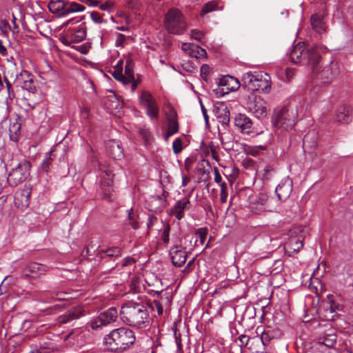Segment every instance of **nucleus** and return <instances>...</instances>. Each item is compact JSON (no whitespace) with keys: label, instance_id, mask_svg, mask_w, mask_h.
Masks as SVG:
<instances>
[{"label":"nucleus","instance_id":"f257e3e1","mask_svg":"<svg viewBox=\"0 0 353 353\" xmlns=\"http://www.w3.org/2000/svg\"><path fill=\"white\" fill-rule=\"evenodd\" d=\"M120 318L126 325L134 327H143L149 321V310L146 303L129 301L122 305Z\"/></svg>","mask_w":353,"mask_h":353},{"label":"nucleus","instance_id":"f03ea898","mask_svg":"<svg viewBox=\"0 0 353 353\" xmlns=\"http://www.w3.org/2000/svg\"><path fill=\"white\" fill-rule=\"evenodd\" d=\"M134 332L127 327L113 330L106 335L103 343L107 350L114 353H121L128 349L135 342Z\"/></svg>","mask_w":353,"mask_h":353},{"label":"nucleus","instance_id":"7ed1b4c3","mask_svg":"<svg viewBox=\"0 0 353 353\" xmlns=\"http://www.w3.org/2000/svg\"><path fill=\"white\" fill-rule=\"evenodd\" d=\"M292 62L299 63L303 59H307V64L313 72L317 70V66L321 61V55L315 48H307L304 43L299 42L290 52Z\"/></svg>","mask_w":353,"mask_h":353},{"label":"nucleus","instance_id":"20e7f679","mask_svg":"<svg viewBox=\"0 0 353 353\" xmlns=\"http://www.w3.org/2000/svg\"><path fill=\"white\" fill-rule=\"evenodd\" d=\"M164 26L170 34L181 35L187 30V23L182 12L177 8H172L165 14Z\"/></svg>","mask_w":353,"mask_h":353},{"label":"nucleus","instance_id":"39448f33","mask_svg":"<svg viewBox=\"0 0 353 353\" xmlns=\"http://www.w3.org/2000/svg\"><path fill=\"white\" fill-rule=\"evenodd\" d=\"M298 111L296 108L286 107L279 110L272 118V124L276 129L288 131L295 125Z\"/></svg>","mask_w":353,"mask_h":353},{"label":"nucleus","instance_id":"423d86ee","mask_svg":"<svg viewBox=\"0 0 353 353\" xmlns=\"http://www.w3.org/2000/svg\"><path fill=\"white\" fill-rule=\"evenodd\" d=\"M31 163L27 160L20 162L12 168L8 176V182L11 186H17L27 180L30 176Z\"/></svg>","mask_w":353,"mask_h":353},{"label":"nucleus","instance_id":"0eeeda50","mask_svg":"<svg viewBox=\"0 0 353 353\" xmlns=\"http://www.w3.org/2000/svg\"><path fill=\"white\" fill-rule=\"evenodd\" d=\"M98 169L101 172V188L103 190V196L108 199L112 190V179L115 175L114 169L112 165L101 163H98Z\"/></svg>","mask_w":353,"mask_h":353},{"label":"nucleus","instance_id":"6e6552de","mask_svg":"<svg viewBox=\"0 0 353 353\" xmlns=\"http://www.w3.org/2000/svg\"><path fill=\"white\" fill-rule=\"evenodd\" d=\"M139 103L145 109L146 114L151 120H158L159 108L152 94L143 90L139 98Z\"/></svg>","mask_w":353,"mask_h":353},{"label":"nucleus","instance_id":"1a4fd4ad","mask_svg":"<svg viewBox=\"0 0 353 353\" xmlns=\"http://www.w3.org/2000/svg\"><path fill=\"white\" fill-rule=\"evenodd\" d=\"M118 317V312L115 307H112L101 312L98 316L92 319L88 324L92 330H98L104 326L115 322Z\"/></svg>","mask_w":353,"mask_h":353},{"label":"nucleus","instance_id":"9d476101","mask_svg":"<svg viewBox=\"0 0 353 353\" xmlns=\"http://www.w3.org/2000/svg\"><path fill=\"white\" fill-rule=\"evenodd\" d=\"M319 64H318L317 70L312 73L316 75L317 79L321 80L323 83H330L335 77L340 73V67L337 62L332 61L327 65L323 67L321 70H319Z\"/></svg>","mask_w":353,"mask_h":353},{"label":"nucleus","instance_id":"9b49d317","mask_svg":"<svg viewBox=\"0 0 353 353\" xmlns=\"http://www.w3.org/2000/svg\"><path fill=\"white\" fill-rule=\"evenodd\" d=\"M13 83L17 86L29 92V96H30V93H36L37 90L32 74L26 70H21L19 73H16Z\"/></svg>","mask_w":353,"mask_h":353},{"label":"nucleus","instance_id":"f8f14e48","mask_svg":"<svg viewBox=\"0 0 353 353\" xmlns=\"http://www.w3.org/2000/svg\"><path fill=\"white\" fill-rule=\"evenodd\" d=\"M247 108L250 112L258 119L264 118L267 116V103L259 96L252 94L249 97Z\"/></svg>","mask_w":353,"mask_h":353},{"label":"nucleus","instance_id":"ddd939ff","mask_svg":"<svg viewBox=\"0 0 353 353\" xmlns=\"http://www.w3.org/2000/svg\"><path fill=\"white\" fill-rule=\"evenodd\" d=\"M31 188L25 187L19 190L14 195V205L21 210L27 208L30 202Z\"/></svg>","mask_w":353,"mask_h":353},{"label":"nucleus","instance_id":"4468645a","mask_svg":"<svg viewBox=\"0 0 353 353\" xmlns=\"http://www.w3.org/2000/svg\"><path fill=\"white\" fill-rule=\"evenodd\" d=\"M46 267L41 263L32 262L29 263L23 270L21 276L24 279H37L46 272Z\"/></svg>","mask_w":353,"mask_h":353},{"label":"nucleus","instance_id":"2eb2a0df","mask_svg":"<svg viewBox=\"0 0 353 353\" xmlns=\"http://www.w3.org/2000/svg\"><path fill=\"white\" fill-rule=\"evenodd\" d=\"M218 85L222 87V92L228 94L238 90L240 87L239 80L230 75L224 76L219 80Z\"/></svg>","mask_w":353,"mask_h":353},{"label":"nucleus","instance_id":"dca6fc26","mask_svg":"<svg viewBox=\"0 0 353 353\" xmlns=\"http://www.w3.org/2000/svg\"><path fill=\"white\" fill-rule=\"evenodd\" d=\"M234 125L243 134H249L253 130L252 120L244 114H239L235 117Z\"/></svg>","mask_w":353,"mask_h":353},{"label":"nucleus","instance_id":"f3484780","mask_svg":"<svg viewBox=\"0 0 353 353\" xmlns=\"http://www.w3.org/2000/svg\"><path fill=\"white\" fill-rule=\"evenodd\" d=\"M292 191V181L289 179L283 181L275 190L279 200L281 201L286 200L290 196Z\"/></svg>","mask_w":353,"mask_h":353},{"label":"nucleus","instance_id":"a211bd4d","mask_svg":"<svg viewBox=\"0 0 353 353\" xmlns=\"http://www.w3.org/2000/svg\"><path fill=\"white\" fill-rule=\"evenodd\" d=\"M84 315V310L81 306H76L68 310L65 314L59 317V323L65 324L71 321L79 319Z\"/></svg>","mask_w":353,"mask_h":353},{"label":"nucleus","instance_id":"6ab92c4d","mask_svg":"<svg viewBox=\"0 0 353 353\" xmlns=\"http://www.w3.org/2000/svg\"><path fill=\"white\" fill-rule=\"evenodd\" d=\"M179 130L177 114L174 110H172L168 117V130L164 135V139L168 141V139L176 134Z\"/></svg>","mask_w":353,"mask_h":353},{"label":"nucleus","instance_id":"aec40b11","mask_svg":"<svg viewBox=\"0 0 353 353\" xmlns=\"http://www.w3.org/2000/svg\"><path fill=\"white\" fill-rule=\"evenodd\" d=\"M107 152L114 159H121L124 157L123 149L119 141H109L106 143Z\"/></svg>","mask_w":353,"mask_h":353},{"label":"nucleus","instance_id":"412c9836","mask_svg":"<svg viewBox=\"0 0 353 353\" xmlns=\"http://www.w3.org/2000/svg\"><path fill=\"white\" fill-rule=\"evenodd\" d=\"M170 254L171 256L172 262L174 265L176 267H181L186 261L187 256L185 251L183 250H179V246H173L170 251Z\"/></svg>","mask_w":353,"mask_h":353},{"label":"nucleus","instance_id":"4be33fe9","mask_svg":"<svg viewBox=\"0 0 353 353\" xmlns=\"http://www.w3.org/2000/svg\"><path fill=\"white\" fill-rule=\"evenodd\" d=\"M68 5L66 1L63 0H50L48 3V9L49 11L56 14L59 17H65V10H66L65 7Z\"/></svg>","mask_w":353,"mask_h":353},{"label":"nucleus","instance_id":"5701e85b","mask_svg":"<svg viewBox=\"0 0 353 353\" xmlns=\"http://www.w3.org/2000/svg\"><path fill=\"white\" fill-rule=\"evenodd\" d=\"M189 205L190 201L188 198L179 200L170 209V214L174 215L176 219L181 220L184 216V210L188 208Z\"/></svg>","mask_w":353,"mask_h":353},{"label":"nucleus","instance_id":"b1692460","mask_svg":"<svg viewBox=\"0 0 353 353\" xmlns=\"http://www.w3.org/2000/svg\"><path fill=\"white\" fill-rule=\"evenodd\" d=\"M261 72H248L243 74L242 82L243 85L248 88L249 91H255V83L259 78Z\"/></svg>","mask_w":353,"mask_h":353},{"label":"nucleus","instance_id":"393cba45","mask_svg":"<svg viewBox=\"0 0 353 353\" xmlns=\"http://www.w3.org/2000/svg\"><path fill=\"white\" fill-rule=\"evenodd\" d=\"M254 85H256L255 91L269 92L271 88L270 77L267 73L261 72Z\"/></svg>","mask_w":353,"mask_h":353},{"label":"nucleus","instance_id":"a878e982","mask_svg":"<svg viewBox=\"0 0 353 353\" xmlns=\"http://www.w3.org/2000/svg\"><path fill=\"white\" fill-rule=\"evenodd\" d=\"M310 24L312 29L321 34L325 31V26L323 22V17L321 14H314L310 17Z\"/></svg>","mask_w":353,"mask_h":353},{"label":"nucleus","instance_id":"bb28decb","mask_svg":"<svg viewBox=\"0 0 353 353\" xmlns=\"http://www.w3.org/2000/svg\"><path fill=\"white\" fill-rule=\"evenodd\" d=\"M269 197L266 194L261 193L256 203L252 204V209H256V212L261 211L270 210L269 209Z\"/></svg>","mask_w":353,"mask_h":353},{"label":"nucleus","instance_id":"cd10ccee","mask_svg":"<svg viewBox=\"0 0 353 353\" xmlns=\"http://www.w3.org/2000/svg\"><path fill=\"white\" fill-rule=\"evenodd\" d=\"M336 119L341 123H348L352 120L351 108L346 106L340 107L336 112Z\"/></svg>","mask_w":353,"mask_h":353},{"label":"nucleus","instance_id":"c85d7f7f","mask_svg":"<svg viewBox=\"0 0 353 353\" xmlns=\"http://www.w3.org/2000/svg\"><path fill=\"white\" fill-rule=\"evenodd\" d=\"M99 254L102 259H105L106 257L116 259L121 256V249L119 247H108L100 250Z\"/></svg>","mask_w":353,"mask_h":353},{"label":"nucleus","instance_id":"c756f323","mask_svg":"<svg viewBox=\"0 0 353 353\" xmlns=\"http://www.w3.org/2000/svg\"><path fill=\"white\" fill-rule=\"evenodd\" d=\"M216 118L219 123L223 127H226L230 123V110L226 106L218 108L216 112Z\"/></svg>","mask_w":353,"mask_h":353},{"label":"nucleus","instance_id":"7c9ffc66","mask_svg":"<svg viewBox=\"0 0 353 353\" xmlns=\"http://www.w3.org/2000/svg\"><path fill=\"white\" fill-rule=\"evenodd\" d=\"M34 94L35 93H30V96H29V92H28L27 94H24L21 99V105L26 111L33 110L37 104V100L34 99Z\"/></svg>","mask_w":353,"mask_h":353},{"label":"nucleus","instance_id":"2f4dec72","mask_svg":"<svg viewBox=\"0 0 353 353\" xmlns=\"http://www.w3.org/2000/svg\"><path fill=\"white\" fill-rule=\"evenodd\" d=\"M336 335L335 334H325L319 338V343L327 347H333L336 343Z\"/></svg>","mask_w":353,"mask_h":353},{"label":"nucleus","instance_id":"473e14b6","mask_svg":"<svg viewBox=\"0 0 353 353\" xmlns=\"http://www.w3.org/2000/svg\"><path fill=\"white\" fill-rule=\"evenodd\" d=\"M66 2L68 3V5L65 7L66 10H65L64 14L65 16L72 12H82L85 10V6L81 4L69 1H66Z\"/></svg>","mask_w":353,"mask_h":353},{"label":"nucleus","instance_id":"72a5a7b5","mask_svg":"<svg viewBox=\"0 0 353 353\" xmlns=\"http://www.w3.org/2000/svg\"><path fill=\"white\" fill-rule=\"evenodd\" d=\"M123 75L125 85L130 83V81H132L133 79L134 78L132 65L131 63V61L129 60H128L126 62V65L125 66V74Z\"/></svg>","mask_w":353,"mask_h":353},{"label":"nucleus","instance_id":"f704fd0d","mask_svg":"<svg viewBox=\"0 0 353 353\" xmlns=\"http://www.w3.org/2000/svg\"><path fill=\"white\" fill-rule=\"evenodd\" d=\"M86 37V30L84 26L79 27L72 34V40L76 43L83 41Z\"/></svg>","mask_w":353,"mask_h":353},{"label":"nucleus","instance_id":"c9c22d12","mask_svg":"<svg viewBox=\"0 0 353 353\" xmlns=\"http://www.w3.org/2000/svg\"><path fill=\"white\" fill-rule=\"evenodd\" d=\"M265 145H255V146H248L245 151L248 154L252 157H257L261 154L262 152L265 150Z\"/></svg>","mask_w":353,"mask_h":353},{"label":"nucleus","instance_id":"e433bc0d","mask_svg":"<svg viewBox=\"0 0 353 353\" xmlns=\"http://www.w3.org/2000/svg\"><path fill=\"white\" fill-rule=\"evenodd\" d=\"M162 290L161 291H155V290H150L149 292V294L152 296H157L159 299L158 300H161L163 301H165V303L166 305H169L171 303V296L169 293H165L163 294H161Z\"/></svg>","mask_w":353,"mask_h":353},{"label":"nucleus","instance_id":"4c0bfd02","mask_svg":"<svg viewBox=\"0 0 353 353\" xmlns=\"http://www.w3.org/2000/svg\"><path fill=\"white\" fill-rule=\"evenodd\" d=\"M54 150H50L49 152L46 153V157L43 160V162L41 163V168L43 170L46 172L48 171L50 166L51 165V162L54 158Z\"/></svg>","mask_w":353,"mask_h":353},{"label":"nucleus","instance_id":"58836bf2","mask_svg":"<svg viewBox=\"0 0 353 353\" xmlns=\"http://www.w3.org/2000/svg\"><path fill=\"white\" fill-rule=\"evenodd\" d=\"M192 57H194L196 59H200L206 57L207 52L205 49L201 48L200 46L195 45L194 48L192 50L191 52H190V55Z\"/></svg>","mask_w":353,"mask_h":353},{"label":"nucleus","instance_id":"ea45409f","mask_svg":"<svg viewBox=\"0 0 353 353\" xmlns=\"http://www.w3.org/2000/svg\"><path fill=\"white\" fill-rule=\"evenodd\" d=\"M208 234V230L205 228H201L196 230L195 232V235L199 238V240H196V245H199L198 242H199L200 245H203L206 239Z\"/></svg>","mask_w":353,"mask_h":353},{"label":"nucleus","instance_id":"a19ab883","mask_svg":"<svg viewBox=\"0 0 353 353\" xmlns=\"http://www.w3.org/2000/svg\"><path fill=\"white\" fill-rule=\"evenodd\" d=\"M170 226L168 223L163 224V228L161 233V239L165 244H168L170 242Z\"/></svg>","mask_w":353,"mask_h":353},{"label":"nucleus","instance_id":"79ce46f5","mask_svg":"<svg viewBox=\"0 0 353 353\" xmlns=\"http://www.w3.org/2000/svg\"><path fill=\"white\" fill-rule=\"evenodd\" d=\"M289 245L294 252H297L303 248L302 241L299 239L291 238L290 239Z\"/></svg>","mask_w":353,"mask_h":353},{"label":"nucleus","instance_id":"37998d69","mask_svg":"<svg viewBox=\"0 0 353 353\" xmlns=\"http://www.w3.org/2000/svg\"><path fill=\"white\" fill-rule=\"evenodd\" d=\"M181 67L183 70L190 73H196L197 71V67L190 61H183Z\"/></svg>","mask_w":353,"mask_h":353},{"label":"nucleus","instance_id":"c03bdc74","mask_svg":"<svg viewBox=\"0 0 353 353\" xmlns=\"http://www.w3.org/2000/svg\"><path fill=\"white\" fill-rule=\"evenodd\" d=\"M217 4L214 1H210L207 3H205L201 11V15L203 16L207 13H209L213 10H215L216 9Z\"/></svg>","mask_w":353,"mask_h":353},{"label":"nucleus","instance_id":"a18cd8bd","mask_svg":"<svg viewBox=\"0 0 353 353\" xmlns=\"http://www.w3.org/2000/svg\"><path fill=\"white\" fill-rule=\"evenodd\" d=\"M210 72H211V68L208 65H207V64L202 65V66L201 67V69H200L201 78L204 81H207L208 76L209 75Z\"/></svg>","mask_w":353,"mask_h":353},{"label":"nucleus","instance_id":"49530a36","mask_svg":"<svg viewBox=\"0 0 353 353\" xmlns=\"http://www.w3.org/2000/svg\"><path fill=\"white\" fill-rule=\"evenodd\" d=\"M227 198H228L227 185L225 183H223L221 184V194H220L221 202L222 203H226Z\"/></svg>","mask_w":353,"mask_h":353},{"label":"nucleus","instance_id":"de8ad7c7","mask_svg":"<svg viewBox=\"0 0 353 353\" xmlns=\"http://www.w3.org/2000/svg\"><path fill=\"white\" fill-rule=\"evenodd\" d=\"M275 168L273 165H267L265 166L263 169V176L266 179H270L274 172Z\"/></svg>","mask_w":353,"mask_h":353},{"label":"nucleus","instance_id":"09e8293b","mask_svg":"<svg viewBox=\"0 0 353 353\" xmlns=\"http://www.w3.org/2000/svg\"><path fill=\"white\" fill-rule=\"evenodd\" d=\"M123 71L119 70L113 69V71L111 72L112 77L119 81H121L123 84L125 85L124 75L123 74Z\"/></svg>","mask_w":353,"mask_h":353},{"label":"nucleus","instance_id":"8fccbe9b","mask_svg":"<svg viewBox=\"0 0 353 353\" xmlns=\"http://www.w3.org/2000/svg\"><path fill=\"white\" fill-rule=\"evenodd\" d=\"M172 149L175 154H178L182 150V140L180 138L176 139L172 143Z\"/></svg>","mask_w":353,"mask_h":353},{"label":"nucleus","instance_id":"3c124183","mask_svg":"<svg viewBox=\"0 0 353 353\" xmlns=\"http://www.w3.org/2000/svg\"><path fill=\"white\" fill-rule=\"evenodd\" d=\"M191 37L195 40H197L199 41H201L203 38L204 37L203 32L194 29L191 31Z\"/></svg>","mask_w":353,"mask_h":353},{"label":"nucleus","instance_id":"603ef678","mask_svg":"<svg viewBox=\"0 0 353 353\" xmlns=\"http://www.w3.org/2000/svg\"><path fill=\"white\" fill-rule=\"evenodd\" d=\"M52 298L59 301L65 300L68 299V294L64 292H54Z\"/></svg>","mask_w":353,"mask_h":353},{"label":"nucleus","instance_id":"864d4df0","mask_svg":"<svg viewBox=\"0 0 353 353\" xmlns=\"http://www.w3.org/2000/svg\"><path fill=\"white\" fill-rule=\"evenodd\" d=\"M154 303L156 306V308L157 310L158 314L161 315L163 312V305H166L165 303V301H163L161 299L160 300H154Z\"/></svg>","mask_w":353,"mask_h":353},{"label":"nucleus","instance_id":"5fc2aeb1","mask_svg":"<svg viewBox=\"0 0 353 353\" xmlns=\"http://www.w3.org/2000/svg\"><path fill=\"white\" fill-rule=\"evenodd\" d=\"M5 82H6L7 90H8V97L10 99H12L13 98H14L15 94H14V90L12 89V84L10 82V81L8 80L6 78H5Z\"/></svg>","mask_w":353,"mask_h":353},{"label":"nucleus","instance_id":"6e6d98bb","mask_svg":"<svg viewBox=\"0 0 353 353\" xmlns=\"http://www.w3.org/2000/svg\"><path fill=\"white\" fill-rule=\"evenodd\" d=\"M128 218H129V220L130 221V224L132 225V228L135 229V230L138 229L139 228V223L134 219V214H133V212H132V209H131L129 211Z\"/></svg>","mask_w":353,"mask_h":353},{"label":"nucleus","instance_id":"4d7b16f0","mask_svg":"<svg viewBox=\"0 0 353 353\" xmlns=\"http://www.w3.org/2000/svg\"><path fill=\"white\" fill-rule=\"evenodd\" d=\"M174 335L175 342H176L178 349L181 350L182 343H181V334L176 329L174 330Z\"/></svg>","mask_w":353,"mask_h":353},{"label":"nucleus","instance_id":"13d9d810","mask_svg":"<svg viewBox=\"0 0 353 353\" xmlns=\"http://www.w3.org/2000/svg\"><path fill=\"white\" fill-rule=\"evenodd\" d=\"M195 46V44L191 43H183L181 45V49L184 52H186L189 55L190 52H191L192 50Z\"/></svg>","mask_w":353,"mask_h":353},{"label":"nucleus","instance_id":"bf43d9fd","mask_svg":"<svg viewBox=\"0 0 353 353\" xmlns=\"http://www.w3.org/2000/svg\"><path fill=\"white\" fill-rule=\"evenodd\" d=\"M254 339L260 341L263 343V345H266L270 341V337H269L268 334H267L265 332H262L260 338L256 337V338H254Z\"/></svg>","mask_w":353,"mask_h":353},{"label":"nucleus","instance_id":"052dcab7","mask_svg":"<svg viewBox=\"0 0 353 353\" xmlns=\"http://www.w3.org/2000/svg\"><path fill=\"white\" fill-rule=\"evenodd\" d=\"M90 17L92 21L95 23H101L103 22L102 17L98 12H92Z\"/></svg>","mask_w":353,"mask_h":353},{"label":"nucleus","instance_id":"680f3d73","mask_svg":"<svg viewBox=\"0 0 353 353\" xmlns=\"http://www.w3.org/2000/svg\"><path fill=\"white\" fill-rule=\"evenodd\" d=\"M112 7L113 3L110 1H105V3H103L99 6V8L101 10L104 11H110L112 8Z\"/></svg>","mask_w":353,"mask_h":353},{"label":"nucleus","instance_id":"e2e57ef3","mask_svg":"<svg viewBox=\"0 0 353 353\" xmlns=\"http://www.w3.org/2000/svg\"><path fill=\"white\" fill-rule=\"evenodd\" d=\"M157 221V217L153 214H150L148 216V221L146 223L148 228H149V229L151 228Z\"/></svg>","mask_w":353,"mask_h":353},{"label":"nucleus","instance_id":"0e129e2a","mask_svg":"<svg viewBox=\"0 0 353 353\" xmlns=\"http://www.w3.org/2000/svg\"><path fill=\"white\" fill-rule=\"evenodd\" d=\"M295 74V70L293 68H286L285 76L288 81L291 80Z\"/></svg>","mask_w":353,"mask_h":353},{"label":"nucleus","instance_id":"69168bd1","mask_svg":"<svg viewBox=\"0 0 353 353\" xmlns=\"http://www.w3.org/2000/svg\"><path fill=\"white\" fill-rule=\"evenodd\" d=\"M239 341L241 343V345L247 346L248 342L250 341L249 336L247 335L242 334L239 337Z\"/></svg>","mask_w":353,"mask_h":353},{"label":"nucleus","instance_id":"338daca9","mask_svg":"<svg viewBox=\"0 0 353 353\" xmlns=\"http://www.w3.org/2000/svg\"><path fill=\"white\" fill-rule=\"evenodd\" d=\"M134 263V259L132 257H126L121 261V266L125 267L129 265H132Z\"/></svg>","mask_w":353,"mask_h":353},{"label":"nucleus","instance_id":"774afa93","mask_svg":"<svg viewBox=\"0 0 353 353\" xmlns=\"http://www.w3.org/2000/svg\"><path fill=\"white\" fill-rule=\"evenodd\" d=\"M221 180H222V177L221 176L218 169L215 168L214 169V181L217 183H220V185H221L222 183Z\"/></svg>","mask_w":353,"mask_h":353}]
</instances>
